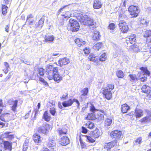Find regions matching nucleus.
Returning a JSON list of instances; mask_svg holds the SVG:
<instances>
[{"mask_svg": "<svg viewBox=\"0 0 151 151\" xmlns=\"http://www.w3.org/2000/svg\"><path fill=\"white\" fill-rule=\"evenodd\" d=\"M58 68L55 67L53 65H47L46 68V74L47 78L50 80L53 79L58 83L63 80V77L58 73Z\"/></svg>", "mask_w": 151, "mask_h": 151, "instance_id": "obj_1", "label": "nucleus"}, {"mask_svg": "<svg viewBox=\"0 0 151 151\" xmlns=\"http://www.w3.org/2000/svg\"><path fill=\"white\" fill-rule=\"evenodd\" d=\"M125 40V42L127 45L131 44L130 48L134 52H137L140 50L137 45V36L135 34L132 33L127 36Z\"/></svg>", "mask_w": 151, "mask_h": 151, "instance_id": "obj_2", "label": "nucleus"}, {"mask_svg": "<svg viewBox=\"0 0 151 151\" xmlns=\"http://www.w3.org/2000/svg\"><path fill=\"white\" fill-rule=\"evenodd\" d=\"M114 88V85L112 83H108L105 88L103 90L102 94L103 97L108 100H111L112 98V94L111 91Z\"/></svg>", "mask_w": 151, "mask_h": 151, "instance_id": "obj_3", "label": "nucleus"}, {"mask_svg": "<svg viewBox=\"0 0 151 151\" xmlns=\"http://www.w3.org/2000/svg\"><path fill=\"white\" fill-rule=\"evenodd\" d=\"M79 24L78 21L75 19L70 18L69 19L67 29L72 32H77L80 28Z\"/></svg>", "mask_w": 151, "mask_h": 151, "instance_id": "obj_4", "label": "nucleus"}, {"mask_svg": "<svg viewBox=\"0 0 151 151\" xmlns=\"http://www.w3.org/2000/svg\"><path fill=\"white\" fill-rule=\"evenodd\" d=\"M128 11L132 18L137 17L139 15L140 10L139 7L137 6L132 5L128 9Z\"/></svg>", "mask_w": 151, "mask_h": 151, "instance_id": "obj_5", "label": "nucleus"}, {"mask_svg": "<svg viewBox=\"0 0 151 151\" xmlns=\"http://www.w3.org/2000/svg\"><path fill=\"white\" fill-rule=\"evenodd\" d=\"M37 73L36 77L37 78H38L39 81L43 83L45 85H47L48 83L45 81L44 78L41 77L45 74V69L42 67H39L37 69Z\"/></svg>", "mask_w": 151, "mask_h": 151, "instance_id": "obj_6", "label": "nucleus"}, {"mask_svg": "<svg viewBox=\"0 0 151 151\" xmlns=\"http://www.w3.org/2000/svg\"><path fill=\"white\" fill-rule=\"evenodd\" d=\"M118 26L119 30L123 34L127 33L129 30L128 24L124 20H120L118 24Z\"/></svg>", "mask_w": 151, "mask_h": 151, "instance_id": "obj_7", "label": "nucleus"}, {"mask_svg": "<svg viewBox=\"0 0 151 151\" xmlns=\"http://www.w3.org/2000/svg\"><path fill=\"white\" fill-rule=\"evenodd\" d=\"M81 22L83 24L88 26H93L95 28H96V23L94 21L93 19L90 17H86L84 18Z\"/></svg>", "mask_w": 151, "mask_h": 151, "instance_id": "obj_8", "label": "nucleus"}, {"mask_svg": "<svg viewBox=\"0 0 151 151\" xmlns=\"http://www.w3.org/2000/svg\"><path fill=\"white\" fill-rule=\"evenodd\" d=\"M74 102H76L78 107L80 106V103L78 100L76 99H69L67 101H65L62 103L63 106L64 107H68L71 106Z\"/></svg>", "mask_w": 151, "mask_h": 151, "instance_id": "obj_9", "label": "nucleus"}, {"mask_svg": "<svg viewBox=\"0 0 151 151\" xmlns=\"http://www.w3.org/2000/svg\"><path fill=\"white\" fill-rule=\"evenodd\" d=\"M10 114L9 113H5L0 115V119L4 122H8L11 120Z\"/></svg>", "mask_w": 151, "mask_h": 151, "instance_id": "obj_10", "label": "nucleus"}, {"mask_svg": "<svg viewBox=\"0 0 151 151\" xmlns=\"http://www.w3.org/2000/svg\"><path fill=\"white\" fill-rule=\"evenodd\" d=\"M8 102L9 105H12L11 107V110L14 112L17 111V108L18 106V101L17 100H9Z\"/></svg>", "mask_w": 151, "mask_h": 151, "instance_id": "obj_11", "label": "nucleus"}, {"mask_svg": "<svg viewBox=\"0 0 151 151\" xmlns=\"http://www.w3.org/2000/svg\"><path fill=\"white\" fill-rule=\"evenodd\" d=\"M72 14L69 11L66 12L65 14H61V17H60L59 20L60 22H64L65 20H67L71 17Z\"/></svg>", "mask_w": 151, "mask_h": 151, "instance_id": "obj_12", "label": "nucleus"}, {"mask_svg": "<svg viewBox=\"0 0 151 151\" xmlns=\"http://www.w3.org/2000/svg\"><path fill=\"white\" fill-rule=\"evenodd\" d=\"M3 148L4 150L11 151L12 149V143L8 141H3Z\"/></svg>", "mask_w": 151, "mask_h": 151, "instance_id": "obj_13", "label": "nucleus"}, {"mask_svg": "<svg viewBox=\"0 0 151 151\" xmlns=\"http://www.w3.org/2000/svg\"><path fill=\"white\" fill-rule=\"evenodd\" d=\"M116 142L114 141H111L106 143L104 147V148L107 151H110L111 149L116 145Z\"/></svg>", "mask_w": 151, "mask_h": 151, "instance_id": "obj_14", "label": "nucleus"}, {"mask_svg": "<svg viewBox=\"0 0 151 151\" xmlns=\"http://www.w3.org/2000/svg\"><path fill=\"white\" fill-rule=\"evenodd\" d=\"M10 133H4L2 134L0 137L1 139L3 140L4 138L9 140H12L14 138V134H9Z\"/></svg>", "mask_w": 151, "mask_h": 151, "instance_id": "obj_15", "label": "nucleus"}, {"mask_svg": "<svg viewBox=\"0 0 151 151\" xmlns=\"http://www.w3.org/2000/svg\"><path fill=\"white\" fill-rule=\"evenodd\" d=\"M34 18V16L32 14H29L27 16L26 22L29 25L31 26L35 22Z\"/></svg>", "mask_w": 151, "mask_h": 151, "instance_id": "obj_16", "label": "nucleus"}, {"mask_svg": "<svg viewBox=\"0 0 151 151\" xmlns=\"http://www.w3.org/2000/svg\"><path fill=\"white\" fill-rule=\"evenodd\" d=\"M69 62V59L67 58H60L58 61V64L61 67L68 64Z\"/></svg>", "mask_w": 151, "mask_h": 151, "instance_id": "obj_17", "label": "nucleus"}, {"mask_svg": "<svg viewBox=\"0 0 151 151\" xmlns=\"http://www.w3.org/2000/svg\"><path fill=\"white\" fill-rule=\"evenodd\" d=\"M70 143V140L66 136H63L61 138L60 141V144L62 146H65Z\"/></svg>", "mask_w": 151, "mask_h": 151, "instance_id": "obj_18", "label": "nucleus"}, {"mask_svg": "<svg viewBox=\"0 0 151 151\" xmlns=\"http://www.w3.org/2000/svg\"><path fill=\"white\" fill-rule=\"evenodd\" d=\"M130 109V106L126 103L123 104L121 105V112L123 114L127 113Z\"/></svg>", "mask_w": 151, "mask_h": 151, "instance_id": "obj_19", "label": "nucleus"}, {"mask_svg": "<svg viewBox=\"0 0 151 151\" xmlns=\"http://www.w3.org/2000/svg\"><path fill=\"white\" fill-rule=\"evenodd\" d=\"M74 41L76 45L79 47L84 45L86 44V42L80 38L75 39Z\"/></svg>", "mask_w": 151, "mask_h": 151, "instance_id": "obj_20", "label": "nucleus"}, {"mask_svg": "<svg viewBox=\"0 0 151 151\" xmlns=\"http://www.w3.org/2000/svg\"><path fill=\"white\" fill-rule=\"evenodd\" d=\"M102 6L101 0H94L93 3V7L95 9H99Z\"/></svg>", "mask_w": 151, "mask_h": 151, "instance_id": "obj_21", "label": "nucleus"}, {"mask_svg": "<svg viewBox=\"0 0 151 151\" xmlns=\"http://www.w3.org/2000/svg\"><path fill=\"white\" fill-rule=\"evenodd\" d=\"M85 119L87 120L93 121L96 119L95 114L92 113H89L85 117Z\"/></svg>", "mask_w": 151, "mask_h": 151, "instance_id": "obj_22", "label": "nucleus"}, {"mask_svg": "<svg viewBox=\"0 0 151 151\" xmlns=\"http://www.w3.org/2000/svg\"><path fill=\"white\" fill-rule=\"evenodd\" d=\"M151 89V87L150 86L146 84L142 85L141 88L142 92L146 94L147 95L149 92H150Z\"/></svg>", "mask_w": 151, "mask_h": 151, "instance_id": "obj_23", "label": "nucleus"}, {"mask_svg": "<svg viewBox=\"0 0 151 151\" xmlns=\"http://www.w3.org/2000/svg\"><path fill=\"white\" fill-rule=\"evenodd\" d=\"M88 59L90 61L96 62L98 60V56L93 53H90L88 57Z\"/></svg>", "mask_w": 151, "mask_h": 151, "instance_id": "obj_24", "label": "nucleus"}, {"mask_svg": "<svg viewBox=\"0 0 151 151\" xmlns=\"http://www.w3.org/2000/svg\"><path fill=\"white\" fill-rule=\"evenodd\" d=\"M56 143L54 140H51L49 141L47 144V147L51 149V150L53 151L54 148L55 147Z\"/></svg>", "mask_w": 151, "mask_h": 151, "instance_id": "obj_25", "label": "nucleus"}, {"mask_svg": "<svg viewBox=\"0 0 151 151\" xmlns=\"http://www.w3.org/2000/svg\"><path fill=\"white\" fill-rule=\"evenodd\" d=\"M33 139L34 142L37 144L40 143L42 141L40 136L37 133H35L33 135Z\"/></svg>", "mask_w": 151, "mask_h": 151, "instance_id": "obj_26", "label": "nucleus"}, {"mask_svg": "<svg viewBox=\"0 0 151 151\" xmlns=\"http://www.w3.org/2000/svg\"><path fill=\"white\" fill-rule=\"evenodd\" d=\"M42 118L45 121L47 122H49L51 120V117L47 111H46L44 112L42 116Z\"/></svg>", "mask_w": 151, "mask_h": 151, "instance_id": "obj_27", "label": "nucleus"}, {"mask_svg": "<svg viewBox=\"0 0 151 151\" xmlns=\"http://www.w3.org/2000/svg\"><path fill=\"white\" fill-rule=\"evenodd\" d=\"M143 115V111L141 109H137L135 110V116L136 118H140Z\"/></svg>", "mask_w": 151, "mask_h": 151, "instance_id": "obj_28", "label": "nucleus"}, {"mask_svg": "<svg viewBox=\"0 0 151 151\" xmlns=\"http://www.w3.org/2000/svg\"><path fill=\"white\" fill-rule=\"evenodd\" d=\"M139 69L142 71L143 74V75H146L148 76H150V72L147 69V67H142L139 68Z\"/></svg>", "mask_w": 151, "mask_h": 151, "instance_id": "obj_29", "label": "nucleus"}, {"mask_svg": "<svg viewBox=\"0 0 151 151\" xmlns=\"http://www.w3.org/2000/svg\"><path fill=\"white\" fill-rule=\"evenodd\" d=\"M151 120V119L149 116H145L140 119L139 121L141 124H143L150 122Z\"/></svg>", "mask_w": 151, "mask_h": 151, "instance_id": "obj_30", "label": "nucleus"}, {"mask_svg": "<svg viewBox=\"0 0 151 151\" xmlns=\"http://www.w3.org/2000/svg\"><path fill=\"white\" fill-rule=\"evenodd\" d=\"M8 7L4 4H2L1 7V11L2 14L5 16L7 12Z\"/></svg>", "mask_w": 151, "mask_h": 151, "instance_id": "obj_31", "label": "nucleus"}, {"mask_svg": "<svg viewBox=\"0 0 151 151\" xmlns=\"http://www.w3.org/2000/svg\"><path fill=\"white\" fill-rule=\"evenodd\" d=\"M116 75L119 78H123L124 76V73L122 70H120L116 71Z\"/></svg>", "mask_w": 151, "mask_h": 151, "instance_id": "obj_32", "label": "nucleus"}, {"mask_svg": "<svg viewBox=\"0 0 151 151\" xmlns=\"http://www.w3.org/2000/svg\"><path fill=\"white\" fill-rule=\"evenodd\" d=\"M121 134L120 133H110V136L112 139H119L121 137Z\"/></svg>", "mask_w": 151, "mask_h": 151, "instance_id": "obj_33", "label": "nucleus"}, {"mask_svg": "<svg viewBox=\"0 0 151 151\" xmlns=\"http://www.w3.org/2000/svg\"><path fill=\"white\" fill-rule=\"evenodd\" d=\"M100 35L99 32L98 31H95L94 32L92 37L93 40L98 41L99 40L100 38Z\"/></svg>", "mask_w": 151, "mask_h": 151, "instance_id": "obj_34", "label": "nucleus"}, {"mask_svg": "<svg viewBox=\"0 0 151 151\" xmlns=\"http://www.w3.org/2000/svg\"><path fill=\"white\" fill-rule=\"evenodd\" d=\"M54 39V37L52 35L45 36V41L47 42H53Z\"/></svg>", "mask_w": 151, "mask_h": 151, "instance_id": "obj_35", "label": "nucleus"}, {"mask_svg": "<svg viewBox=\"0 0 151 151\" xmlns=\"http://www.w3.org/2000/svg\"><path fill=\"white\" fill-rule=\"evenodd\" d=\"M130 78V81L131 82H135L137 81L139 78L135 74H131L129 75Z\"/></svg>", "mask_w": 151, "mask_h": 151, "instance_id": "obj_36", "label": "nucleus"}, {"mask_svg": "<svg viewBox=\"0 0 151 151\" xmlns=\"http://www.w3.org/2000/svg\"><path fill=\"white\" fill-rule=\"evenodd\" d=\"M103 43L102 42H98L93 46L94 50H99L102 46Z\"/></svg>", "mask_w": 151, "mask_h": 151, "instance_id": "obj_37", "label": "nucleus"}, {"mask_svg": "<svg viewBox=\"0 0 151 151\" xmlns=\"http://www.w3.org/2000/svg\"><path fill=\"white\" fill-rule=\"evenodd\" d=\"M4 65L6 67L5 69H3V71L5 74H6L9 71V63L7 62H4Z\"/></svg>", "mask_w": 151, "mask_h": 151, "instance_id": "obj_38", "label": "nucleus"}, {"mask_svg": "<svg viewBox=\"0 0 151 151\" xmlns=\"http://www.w3.org/2000/svg\"><path fill=\"white\" fill-rule=\"evenodd\" d=\"M85 125L88 128L90 129H93L95 127L94 124L92 122L88 121L86 124Z\"/></svg>", "mask_w": 151, "mask_h": 151, "instance_id": "obj_39", "label": "nucleus"}, {"mask_svg": "<svg viewBox=\"0 0 151 151\" xmlns=\"http://www.w3.org/2000/svg\"><path fill=\"white\" fill-rule=\"evenodd\" d=\"M45 16H43L39 20L38 22V26L42 27L44 24L45 21Z\"/></svg>", "mask_w": 151, "mask_h": 151, "instance_id": "obj_40", "label": "nucleus"}, {"mask_svg": "<svg viewBox=\"0 0 151 151\" xmlns=\"http://www.w3.org/2000/svg\"><path fill=\"white\" fill-rule=\"evenodd\" d=\"M81 137V135H80V136L79 138V141L80 143V145L81 146V147L82 148H86V143L84 142L83 140H82Z\"/></svg>", "mask_w": 151, "mask_h": 151, "instance_id": "obj_41", "label": "nucleus"}, {"mask_svg": "<svg viewBox=\"0 0 151 151\" xmlns=\"http://www.w3.org/2000/svg\"><path fill=\"white\" fill-rule=\"evenodd\" d=\"M106 53H104L101 54L99 58L100 61L103 62L106 60Z\"/></svg>", "mask_w": 151, "mask_h": 151, "instance_id": "obj_42", "label": "nucleus"}, {"mask_svg": "<svg viewBox=\"0 0 151 151\" xmlns=\"http://www.w3.org/2000/svg\"><path fill=\"white\" fill-rule=\"evenodd\" d=\"M81 136L82 137H86L90 143H93L95 141V140L92 138V136L91 137L89 136L83 135H81Z\"/></svg>", "mask_w": 151, "mask_h": 151, "instance_id": "obj_43", "label": "nucleus"}, {"mask_svg": "<svg viewBox=\"0 0 151 151\" xmlns=\"http://www.w3.org/2000/svg\"><path fill=\"white\" fill-rule=\"evenodd\" d=\"M119 19H125L127 18V15L124 14V12L121 11L119 12Z\"/></svg>", "mask_w": 151, "mask_h": 151, "instance_id": "obj_44", "label": "nucleus"}, {"mask_svg": "<svg viewBox=\"0 0 151 151\" xmlns=\"http://www.w3.org/2000/svg\"><path fill=\"white\" fill-rule=\"evenodd\" d=\"M116 26L115 24L113 23L109 24L108 26V28L111 30H114L116 28Z\"/></svg>", "mask_w": 151, "mask_h": 151, "instance_id": "obj_45", "label": "nucleus"}, {"mask_svg": "<svg viewBox=\"0 0 151 151\" xmlns=\"http://www.w3.org/2000/svg\"><path fill=\"white\" fill-rule=\"evenodd\" d=\"M88 92V89L87 88H86L83 89L81 92L82 93V95L83 96H86Z\"/></svg>", "mask_w": 151, "mask_h": 151, "instance_id": "obj_46", "label": "nucleus"}, {"mask_svg": "<svg viewBox=\"0 0 151 151\" xmlns=\"http://www.w3.org/2000/svg\"><path fill=\"white\" fill-rule=\"evenodd\" d=\"M43 129H45L46 131H48L52 129L51 126L48 124H45L43 126Z\"/></svg>", "mask_w": 151, "mask_h": 151, "instance_id": "obj_47", "label": "nucleus"}, {"mask_svg": "<svg viewBox=\"0 0 151 151\" xmlns=\"http://www.w3.org/2000/svg\"><path fill=\"white\" fill-rule=\"evenodd\" d=\"M112 123V120L110 119H107L105 121V125L106 126H109Z\"/></svg>", "mask_w": 151, "mask_h": 151, "instance_id": "obj_48", "label": "nucleus"}, {"mask_svg": "<svg viewBox=\"0 0 151 151\" xmlns=\"http://www.w3.org/2000/svg\"><path fill=\"white\" fill-rule=\"evenodd\" d=\"M50 112L53 116H55L56 113V109L54 107L50 108Z\"/></svg>", "mask_w": 151, "mask_h": 151, "instance_id": "obj_49", "label": "nucleus"}, {"mask_svg": "<svg viewBox=\"0 0 151 151\" xmlns=\"http://www.w3.org/2000/svg\"><path fill=\"white\" fill-rule=\"evenodd\" d=\"M151 36V31L150 30H146L144 35V36L146 37H148Z\"/></svg>", "mask_w": 151, "mask_h": 151, "instance_id": "obj_50", "label": "nucleus"}, {"mask_svg": "<svg viewBox=\"0 0 151 151\" xmlns=\"http://www.w3.org/2000/svg\"><path fill=\"white\" fill-rule=\"evenodd\" d=\"M83 50L84 53L87 55L89 54L90 52V49L87 47H86Z\"/></svg>", "mask_w": 151, "mask_h": 151, "instance_id": "obj_51", "label": "nucleus"}, {"mask_svg": "<svg viewBox=\"0 0 151 151\" xmlns=\"http://www.w3.org/2000/svg\"><path fill=\"white\" fill-rule=\"evenodd\" d=\"M12 74L11 72H10L8 75L4 79V81L5 82L7 81L9 79H10L12 76Z\"/></svg>", "mask_w": 151, "mask_h": 151, "instance_id": "obj_52", "label": "nucleus"}, {"mask_svg": "<svg viewBox=\"0 0 151 151\" xmlns=\"http://www.w3.org/2000/svg\"><path fill=\"white\" fill-rule=\"evenodd\" d=\"M68 97V93H66L64 94L63 95L62 97H60L61 99L65 100Z\"/></svg>", "mask_w": 151, "mask_h": 151, "instance_id": "obj_53", "label": "nucleus"}, {"mask_svg": "<svg viewBox=\"0 0 151 151\" xmlns=\"http://www.w3.org/2000/svg\"><path fill=\"white\" fill-rule=\"evenodd\" d=\"M6 106V104L3 103V100L1 99H0V107L5 108Z\"/></svg>", "mask_w": 151, "mask_h": 151, "instance_id": "obj_54", "label": "nucleus"}, {"mask_svg": "<svg viewBox=\"0 0 151 151\" xmlns=\"http://www.w3.org/2000/svg\"><path fill=\"white\" fill-rule=\"evenodd\" d=\"M92 137L94 139L98 138L99 136V135L98 133H94L91 135Z\"/></svg>", "mask_w": 151, "mask_h": 151, "instance_id": "obj_55", "label": "nucleus"}, {"mask_svg": "<svg viewBox=\"0 0 151 151\" xmlns=\"http://www.w3.org/2000/svg\"><path fill=\"white\" fill-rule=\"evenodd\" d=\"M90 111H91L93 112L96 111H97L98 110L95 109V107L92 104L91 106Z\"/></svg>", "mask_w": 151, "mask_h": 151, "instance_id": "obj_56", "label": "nucleus"}, {"mask_svg": "<svg viewBox=\"0 0 151 151\" xmlns=\"http://www.w3.org/2000/svg\"><path fill=\"white\" fill-rule=\"evenodd\" d=\"M67 5L65 6H64L61 7L58 10V12H57V14L58 15H59L61 12H62L63 9L65 8Z\"/></svg>", "mask_w": 151, "mask_h": 151, "instance_id": "obj_57", "label": "nucleus"}, {"mask_svg": "<svg viewBox=\"0 0 151 151\" xmlns=\"http://www.w3.org/2000/svg\"><path fill=\"white\" fill-rule=\"evenodd\" d=\"M139 79L140 81L142 82H145L147 81V77L144 76L140 78Z\"/></svg>", "mask_w": 151, "mask_h": 151, "instance_id": "obj_58", "label": "nucleus"}, {"mask_svg": "<svg viewBox=\"0 0 151 151\" xmlns=\"http://www.w3.org/2000/svg\"><path fill=\"white\" fill-rule=\"evenodd\" d=\"M142 138L141 137H139L136 139L135 140V143L136 144H139L141 142Z\"/></svg>", "mask_w": 151, "mask_h": 151, "instance_id": "obj_59", "label": "nucleus"}, {"mask_svg": "<svg viewBox=\"0 0 151 151\" xmlns=\"http://www.w3.org/2000/svg\"><path fill=\"white\" fill-rule=\"evenodd\" d=\"M10 27V24H8L6 25L5 27V31L7 32H8L9 31Z\"/></svg>", "mask_w": 151, "mask_h": 151, "instance_id": "obj_60", "label": "nucleus"}, {"mask_svg": "<svg viewBox=\"0 0 151 151\" xmlns=\"http://www.w3.org/2000/svg\"><path fill=\"white\" fill-rule=\"evenodd\" d=\"M40 151H52L51 150H50L46 147H43L41 149Z\"/></svg>", "mask_w": 151, "mask_h": 151, "instance_id": "obj_61", "label": "nucleus"}, {"mask_svg": "<svg viewBox=\"0 0 151 151\" xmlns=\"http://www.w3.org/2000/svg\"><path fill=\"white\" fill-rule=\"evenodd\" d=\"M28 148V146L27 145H23L22 151H27Z\"/></svg>", "mask_w": 151, "mask_h": 151, "instance_id": "obj_62", "label": "nucleus"}, {"mask_svg": "<svg viewBox=\"0 0 151 151\" xmlns=\"http://www.w3.org/2000/svg\"><path fill=\"white\" fill-rule=\"evenodd\" d=\"M11 0H4V3L6 5L8 4L10 2Z\"/></svg>", "mask_w": 151, "mask_h": 151, "instance_id": "obj_63", "label": "nucleus"}, {"mask_svg": "<svg viewBox=\"0 0 151 151\" xmlns=\"http://www.w3.org/2000/svg\"><path fill=\"white\" fill-rule=\"evenodd\" d=\"M82 131L81 132H87L88 130L84 127H82Z\"/></svg>", "mask_w": 151, "mask_h": 151, "instance_id": "obj_64", "label": "nucleus"}]
</instances>
